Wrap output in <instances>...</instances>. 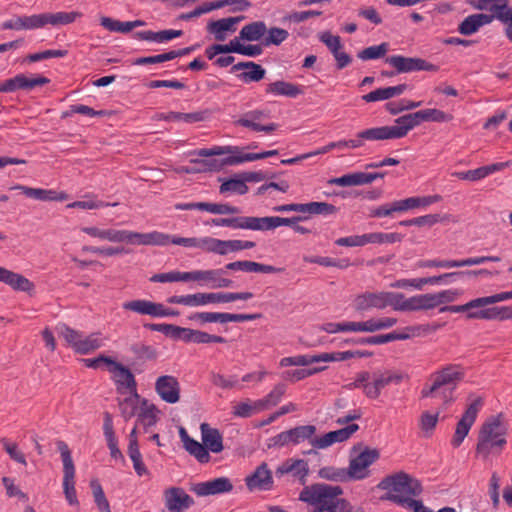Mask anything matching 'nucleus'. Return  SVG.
<instances>
[{
	"instance_id": "1",
	"label": "nucleus",
	"mask_w": 512,
	"mask_h": 512,
	"mask_svg": "<svg viewBox=\"0 0 512 512\" xmlns=\"http://www.w3.org/2000/svg\"><path fill=\"white\" fill-rule=\"evenodd\" d=\"M342 495L338 485L314 483L302 489L299 500L314 506L312 512H352V504Z\"/></svg>"
},
{
	"instance_id": "2",
	"label": "nucleus",
	"mask_w": 512,
	"mask_h": 512,
	"mask_svg": "<svg viewBox=\"0 0 512 512\" xmlns=\"http://www.w3.org/2000/svg\"><path fill=\"white\" fill-rule=\"evenodd\" d=\"M506 435L507 427L504 424L503 414L489 417L480 428L476 453L483 459H487L490 455H499L507 443Z\"/></svg>"
},
{
	"instance_id": "3",
	"label": "nucleus",
	"mask_w": 512,
	"mask_h": 512,
	"mask_svg": "<svg viewBox=\"0 0 512 512\" xmlns=\"http://www.w3.org/2000/svg\"><path fill=\"white\" fill-rule=\"evenodd\" d=\"M377 487L381 490L389 491L381 497L382 500L388 501L389 499L386 497L390 495L413 498L418 497L423 491L421 482L404 471L386 476L379 482Z\"/></svg>"
},
{
	"instance_id": "4",
	"label": "nucleus",
	"mask_w": 512,
	"mask_h": 512,
	"mask_svg": "<svg viewBox=\"0 0 512 512\" xmlns=\"http://www.w3.org/2000/svg\"><path fill=\"white\" fill-rule=\"evenodd\" d=\"M401 298L402 293L366 291L355 296L352 306L357 312H366L372 309L383 310L389 306L396 310L397 300Z\"/></svg>"
},
{
	"instance_id": "5",
	"label": "nucleus",
	"mask_w": 512,
	"mask_h": 512,
	"mask_svg": "<svg viewBox=\"0 0 512 512\" xmlns=\"http://www.w3.org/2000/svg\"><path fill=\"white\" fill-rule=\"evenodd\" d=\"M464 370L458 365H448L432 375V381L438 386L445 403L454 401L453 392L464 379Z\"/></svg>"
},
{
	"instance_id": "6",
	"label": "nucleus",
	"mask_w": 512,
	"mask_h": 512,
	"mask_svg": "<svg viewBox=\"0 0 512 512\" xmlns=\"http://www.w3.org/2000/svg\"><path fill=\"white\" fill-rule=\"evenodd\" d=\"M349 463V470L353 480H361L368 476L367 468L372 465L380 457V452L376 448H370L359 443L353 447Z\"/></svg>"
},
{
	"instance_id": "7",
	"label": "nucleus",
	"mask_w": 512,
	"mask_h": 512,
	"mask_svg": "<svg viewBox=\"0 0 512 512\" xmlns=\"http://www.w3.org/2000/svg\"><path fill=\"white\" fill-rule=\"evenodd\" d=\"M471 4L478 10H489L490 16L503 23L505 36L512 43V6L508 0H472Z\"/></svg>"
},
{
	"instance_id": "8",
	"label": "nucleus",
	"mask_w": 512,
	"mask_h": 512,
	"mask_svg": "<svg viewBox=\"0 0 512 512\" xmlns=\"http://www.w3.org/2000/svg\"><path fill=\"white\" fill-rule=\"evenodd\" d=\"M57 449L61 454L63 462V489L67 502L71 506L78 505V499L75 490V466L71 456L70 449L66 442L58 440L56 442Z\"/></svg>"
},
{
	"instance_id": "9",
	"label": "nucleus",
	"mask_w": 512,
	"mask_h": 512,
	"mask_svg": "<svg viewBox=\"0 0 512 512\" xmlns=\"http://www.w3.org/2000/svg\"><path fill=\"white\" fill-rule=\"evenodd\" d=\"M229 152L228 147L215 146L210 149H200L196 153L198 156L206 157L207 159H192L191 163L201 165V168L182 167L181 172L188 174L216 172L223 169V163L219 159L210 158L212 156H220Z\"/></svg>"
},
{
	"instance_id": "10",
	"label": "nucleus",
	"mask_w": 512,
	"mask_h": 512,
	"mask_svg": "<svg viewBox=\"0 0 512 512\" xmlns=\"http://www.w3.org/2000/svg\"><path fill=\"white\" fill-rule=\"evenodd\" d=\"M483 406V399L477 397L465 410L462 417L456 424L455 433L451 439V445L458 448L468 435L472 425L474 424L477 414Z\"/></svg>"
},
{
	"instance_id": "11",
	"label": "nucleus",
	"mask_w": 512,
	"mask_h": 512,
	"mask_svg": "<svg viewBox=\"0 0 512 512\" xmlns=\"http://www.w3.org/2000/svg\"><path fill=\"white\" fill-rule=\"evenodd\" d=\"M385 62L395 68L396 73H410L414 71L437 72L439 67L422 58L392 55L385 58Z\"/></svg>"
},
{
	"instance_id": "12",
	"label": "nucleus",
	"mask_w": 512,
	"mask_h": 512,
	"mask_svg": "<svg viewBox=\"0 0 512 512\" xmlns=\"http://www.w3.org/2000/svg\"><path fill=\"white\" fill-rule=\"evenodd\" d=\"M108 371L111 373V379L113 380L118 393L126 391L138 396L137 382L129 368L115 360L114 364Z\"/></svg>"
},
{
	"instance_id": "13",
	"label": "nucleus",
	"mask_w": 512,
	"mask_h": 512,
	"mask_svg": "<svg viewBox=\"0 0 512 512\" xmlns=\"http://www.w3.org/2000/svg\"><path fill=\"white\" fill-rule=\"evenodd\" d=\"M268 117V112L264 110H251L244 113L239 119L234 122V125L251 129L255 132L272 133L278 128L276 123H268L262 125L260 122Z\"/></svg>"
},
{
	"instance_id": "14",
	"label": "nucleus",
	"mask_w": 512,
	"mask_h": 512,
	"mask_svg": "<svg viewBox=\"0 0 512 512\" xmlns=\"http://www.w3.org/2000/svg\"><path fill=\"white\" fill-rule=\"evenodd\" d=\"M155 391L166 403L175 404L180 400V383L175 376H159L155 381Z\"/></svg>"
},
{
	"instance_id": "15",
	"label": "nucleus",
	"mask_w": 512,
	"mask_h": 512,
	"mask_svg": "<svg viewBox=\"0 0 512 512\" xmlns=\"http://www.w3.org/2000/svg\"><path fill=\"white\" fill-rule=\"evenodd\" d=\"M190 490L199 497L213 496L229 493L233 490V484L227 477H219L205 482L195 483Z\"/></svg>"
},
{
	"instance_id": "16",
	"label": "nucleus",
	"mask_w": 512,
	"mask_h": 512,
	"mask_svg": "<svg viewBox=\"0 0 512 512\" xmlns=\"http://www.w3.org/2000/svg\"><path fill=\"white\" fill-rule=\"evenodd\" d=\"M165 507L170 512H184L194 505L193 498L181 487L167 488L163 493Z\"/></svg>"
},
{
	"instance_id": "17",
	"label": "nucleus",
	"mask_w": 512,
	"mask_h": 512,
	"mask_svg": "<svg viewBox=\"0 0 512 512\" xmlns=\"http://www.w3.org/2000/svg\"><path fill=\"white\" fill-rule=\"evenodd\" d=\"M358 429L359 425L352 423L341 429L330 431L321 437H314L310 440V444L316 449H325L334 443L348 440Z\"/></svg>"
},
{
	"instance_id": "18",
	"label": "nucleus",
	"mask_w": 512,
	"mask_h": 512,
	"mask_svg": "<svg viewBox=\"0 0 512 512\" xmlns=\"http://www.w3.org/2000/svg\"><path fill=\"white\" fill-rule=\"evenodd\" d=\"M372 379L371 384L364 385V394L370 399H376L380 396L383 388L391 383H400L403 376L400 373L385 371L374 373Z\"/></svg>"
},
{
	"instance_id": "19",
	"label": "nucleus",
	"mask_w": 512,
	"mask_h": 512,
	"mask_svg": "<svg viewBox=\"0 0 512 512\" xmlns=\"http://www.w3.org/2000/svg\"><path fill=\"white\" fill-rule=\"evenodd\" d=\"M152 233H156L158 235H161L162 237L159 239L160 243H151V245L166 246L168 244H174L184 247L199 248L205 252H210L211 237H179L171 236L169 234H165L158 231H153Z\"/></svg>"
},
{
	"instance_id": "20",
	"label": "nucleus",
	"mask_w": 512,
	"mask_h": 512,
	"mask_svg": "<svg viewBox=\"0 0 512 512\" xmlns=\"http://www.w3.org/2000/svg\"><path fill=\"white\" fill-rule=\"evenodd\" d=\"M174 208L176 210H200L207 211L212 214L219 215H234L239 214L240 209L236 206L227 203H209V202H191V203H177Z\"/></svg>"
},
{
	"instance_id": "21",
	"label": "nucleus",
	"mask_w": 512,
	"mask_h": 512,
	"mask_svg": "<svg viewBox=\"0 0 512 512\" xmlns=\"http://www.w3.org/2000/svg\"><path fill=\"white\" fill-rule=\"evenodd\" d=\"M161 235L156 233H139L130 230H115L113 243H127L133 245H151L160 243Z\"/></svg>"
},
{
	"instance_id": "22",
	"label": "nucleus",
	"mask_w": 512,
	"mask_h": 512,
	"mask_svg": "<svg viewBox=\"0 0 512 512\" xmlns=\"http://www.w3.org/2000/svg\"><path fill=\"white\" fill-rule=\"evenodd\" d=\"M414 128L412 116L409 113L398 117L393 126H380L381 130L378 131V136H384L385 140L400 139L405 137Z\"/></svg>"
},
{
	"instance_id": "23",
	"label": "nucleus",
	"mask_w": 512,
	"mask_h": 512,
	"mask_svg": "<svg viewBox=\"0 0 512 512\" xmlns=\"http://www.w3.org/2000/svg\"><path fill=\"white\" fill-rule=\"evenodd\" d=\"M434 300L432 293L415 295L410 298H402L397 300L396 311H418L434 309Z\"/></svg>"
},
{
	"instance_id": "24",
	"label": "nucleus",
	"mask_w": 512,
	"mask_h": 512,
	"mask_svg": "<svg viewBox=\"0 0 512 512\" xmlns=\"http://www.w3.org/2000/svg\"><path fill=\"white\" fill-rule=\"evenodd\" d=\"M288 473H292L293 476L299 480L301 485H305L309 474L308 463L302 459L287 460L275 471L277 477Z\"/></svg>"
},
{
	"instance_id": "25",
	"label": "nucleus",
	"mask_w": 512,
	"mask_h": 512,
	"mask_svg": "<svg viewBox=\"0 0 512 512\" xmlns=\"http://www.w3.org/2000/svg\"><path fill=\"white\" fill-rule=\"evenodd\" d=\"M226 269L232 271L256 272V273H282L285 271L283 267H275L268 264H262L254 261L243 260L228 263Z\"/></svg>"
},
{
	"instance_id": "26",
	"label": "nucleus",
	"mask_w": 512,
	"mask_h": 512,
	"mask_svg": "<svg viewBox=\"0 0 512 512\" xmlns=\"http://www.w3.org/2000/svg\"><path fill=\"white\" fill-rule=\"evenodd\" d=\"M273 479L271 471L266 463L259 465L253 474L246 478V485L250 490L255 488L268 490L272 487Z\"/></svg>"
},
{
	"instance_id": "27",
	"label": "nucleus",
	"mask_w": 512,
	"mask_h": 512,
	"mask_svg": "<svg viewBox=\"0 0 512 512\" xmlns=\"http://www.w3.org/2000/svg\"><path fill=\"white\" fill-rule=\"evenodd\" d=\"M179 434L185 450L190 455L194 456L200 463H207L210 461V454L206 450L203 442L200 443L191 438L184 428H180Z\"/></svg>"
},
{
	"instance_id": "28",
	"label": "nucleus",
	"mask_w": 512,
	"mask_h": 512,
	"mask_svg": "<svg viewBox=\"0 0 512 512\" xmlns=\"http://www.w3.org/2000/svg\"><path fill=\"white\" fill-rule=\"evenodd\" d=\"M245 19V16L222 18L217 21H212L208 24V31L214 34L217 41H224L226 39L225 32H234L235 25Z\"/></svg>"
},
{
	"instance_id": "29",
	"label": "nucleus",
	"mask_w": 512,
	"mask_h": 512,
	"mask_svg": "<svg viewBox=\"0 0 512 512\" xmlns=\"http://www.w3.org/2000/svg\"><path fill=\"white\" fill-rule=\"evenodd\" d=\"M494 16L484 13L472 14L467 16L458 26L460 34L469 36L476 33L482 26L490 24Z\"/></svg>"
},
{
	"instance_id": "30",
	"label": "nucleus",
	"mask_w": 512,
	"mask_h": 512,
	"mask_svg": "<svg viewBox=\"0 0 512 512\" xmlns=\"http://www.w3.org/2000/svg\"><path fill=\"white\" fill-rule=\"evenodd\" d=\"M202 442L206 450L213 453H220L223 450V437L220 431L216 428L210 427L207 423H202L200 426Z\"/></svg>"
},
{
	"instance_id": "31",
	"label": "nucleus",
	"mask_w": 512,
	"mask_h": 512,
	"mask_svg": "<svg viewBox=\"0 0 512 512\" xmlns=\"http://www.w3.org/2000/svg\"><path fill=\"white\" fill-rule=\"evenodd\" d=\"M41 16V26L42 28L47 25H51L52 27H59L73 23L77 18H80L82 14L77 11L71 12H46L40 13Z\"/></svg>"
},
{
	"instance_id": "32",
	"label": "nucleus",
	"mask_w": 512,
	"mask_h": 512,
	"mask_svg": "<svg viewBox=\"0 0 512 512\" xmlns=\"http://www.w3.org/2000/svg\"><path fill=\"white\" fill-rule=\"evenodd\" d=\"M208 116V111H197L192 113L169 112L156 113L153 119L156 121H184L186 123H196L204 121Z\"/></svg>"
},
{
	"instance_id": "33",
	"label": "nucleus",
	"mask_w": 512,
	"mask_h": 512,
	"mask_svg": "<svg viewBox=\"0 0 512 512\" xmlns=\"http://www.w3.org/2000/svg\"><path fill=\"white\" fill-rule=\"evenodd\" d=\"M10 92H14L16 90H32L35 87L43 86L48 84L50 80L44 76H37L34 78H28L24 74H18L13 78L7 79Z\"/></svg>"
},
{
	"instance_id": "34",
	"label": "nucleus",
	"mask_w": 512,
	"mask_h": 512,
	"mask_svg": "<svg viewBox=\"0 0 512 512\" xmlns=\"http://www.w3.org/2000/svg\"><path fill=\"white\" fill-rule=\"evenodd\" d=\"M265 92L267 94L275 96H285L290 98H296L303 93L302 88L299 85L278 80L266 85Z\"/></svg>"
},
{
	"instance_id": "35",
	"label": "nucleus",
	"mask_w": 512,
	"mask_h": 512,
	"mask_svg": "<svg viewBox=\"0 0 512 512\" xmlns=\"http://www.w3.org/2000/svg\"><path fill=\"white\" fill-rule=\"evenodd\" d=\"M0 282L5 283L16 291L30 293L34 290V284L21 274L4 269Z\"/></svg>"
},
{
	"instance_id": "36",
	"label": "nucleus",
	"mask_w": 512,
	"mask_h": 512,
	"mask_svg": "<svg viewBox=\"0 0 512 512\" xmlns=\"http://www.w3.org/2000/svg\"><path fill=\"white\" fill-rule=\"evenodd\" d=\"M406 89H407L406 84H399L397 86L378 88L374 91H371V92L365 94L362 97V99L367 103L388 100L390 98H393L395 96H399V95L403 94Z\"/></svg>"
},
{
	"instance_id": "37",
	"label": "nucleus",
	"mask_w": 512,
	"mask_h": 512,
	"mask_svg": "<svg viewBox=\"0 0 512 512\" xmlns=\"http://www.w3.org/2000/svg\"><path fill=\"white\" fill-rule=\"evenodd\" d=\"M410 338V334L408 333H399L396 331H393L388 334L383 335H375V336H369V337H363L359 339H352L347 340L349 343L354 344H361V345H381L388 342L396 341V340H406Z\"/></svg>"
},
{
	"instance_id": "38",
	"label": "nucleus",
	"mask_w": 512,
	"mask_h": 512,
	"mask_svg": "<svg viewBox=\"0 0 512 512\" xmlns=\"http://www.w3.org/2000/svg\"><path fill=\"white\" fill-rule=\"evenodd\" d=\"M158 305L159 303L157 302H152L145 299H137L124 302L122 304V308L124 310L132 311L140 315L157 317Z\"/></svg>"
},
{
	"instance_id": "39",
	"label": "nucleus",
	"mask_w": 512,
	"mask_h": 512,
	"mask_svg": "<svg viewBox=\"0 0 512 512\" xmlns=\"http://www.w3.org/2000/svg\"><path fill=\"white\" fill-rule=\"evenodd\" d=\"M371 178L368 173L355 172L345 174L341 177L332 178L328 181L329 184L338 185L342 187L359 186L371 183Z\"/></svg>"
},
{
	"instance_id": "40",
	"label": "nucleus",
	"mask_w": 512,
	"mask_h": 512,
	"mask_svg": "<svg viewBox=\"0 0 512 512\" xmlns=\"http://www.w3.org/2000/svg\"><path fill=\"white\" fill-rule=\"evenodd\" d=\"M183 35L182 30H162L158 32H154L151 30L139 31L136 33V37L145 41H153L157 43H163L170 41L174 38L180 37Z\"/></svg>"
},
{
	"instance_id": "41",
	"label": "nucleus",
	"mask_w": 512,
	"mask_h": 512,
	"mask_svg": "<svg viewBox=\"0 0 512 512\" xmlns=\"http://www.w3.org/2000/svg\"><path fill=\"white\" fill-rule=\"evenodd\" d=\"M452 215L450 214H444V215H441V214H428V215H424V216H420V217H416V218H413V219H409V220H403L401 221L399 224L401 226H412V225H415V226H433L437 223H440V222H449V221H453L452 219Z\"/></svg>"
},
{
	"instance_id": "42",
	"label": "nucleus",
	"mask_w": 512,
	"mask_h": 512,
	"mask_svg": "<svg viewBox=\"0 0 512 512\" xmlns=\"http://www.w3.org/2000/svg\"><path fill=\"white\" fill-rule=\"evenodd\" d=\"M170 304H180L189 307L204 306L208 304L207 293H195L188 295H173L167 299Z\"/></svg>"
},
{
	"instance_id": "43",
	"label": "nucleus",
	"mask_w": 512,
	"mask_h": 512,
	"mask_svg": "<svg viewBox=\"0 0 512 512\" xmlns=\"http://www.w3.org/2000/svg\"><path fill=\"white\" fill-rule=\"evenodd\" d=\"M267 31L265 22L255 21L245 25L239 33V38L245 41H258Z\"/></svg>"
},
{
	"instance_id": "44",
	"label": "nucleus",
	"mask_w": 512,
	"mask_h": 512,
	"mask_svg": "<svg viewBox=\"0 0 512 512\" xmlns=\"http://www.w3.org/2000/svg\"><path fill=\"white\" fill-rule=\"evenodd\" d=\"M379 127H372L365 130H362L357 133L354 139L347 140L348 149H357L364 145V141H381L385 140L384 136H377L378 131H380Z\"/></svg>"
},
{
	"instance_id": "45",
	"label": "nucleus",
	"mask_w": 512,
	"mask_h": 512,
	"mask_svg": "<svg viewBox=\"0 0 512 512\" xmlns=\"http://www.w3.org/2000/svg\"><path fill=\"white\" fill-rule=\"evenodd\" d=\"M242 250L241 240H220L211 237L210 253L227 255Z\"/></svg>"
},
{
	"instance_id": "46",
	"label": "nucleus",
	"mask_w": 512,
	"mask_h": 512,
	"mask_svg": "<svg viewBox=\"0 0 512 512\" xmlns=\"http://www.w3.org/2000/svg\"><path fill=\"white\" fill-rule=\"evenodd\" d=\"M320 478L335 481V482H346L353 480L349 468H337L332 466L323 467L318 471Z\"/></svg>"
},
{
	"instance_id": "47",
	"label": "nucleus",
	"mask_w": 512,
	"mask_h": 512,
	"mask_svg": "<svg viewBox=\"0 0 512 512\" xmlns=\"http://www.w3.org/2000/svg\"><path fill=\"white\" fill-rule=\"evenodd\" d=\"M135 359L140 362L154 361L158 357V351L151 345L144 343H135L130 347Z\"/></svg>"
},
{
	"instance_id": "48",
	"label": "nucleus",
	"mask_w": 512,
	"mask_h": 512,
	"mask_svg": "<svg viewBox=\"0 0 512 512\" xmlns=\"http://www.w3.org/2000/svg\"><path fill=\"white\" fill-rule=\"evenodd\" d=\"M105 339L100 333H92L81 340L77 353L86 355L104 345Z\"/></svg>"
},
{
	"instance_id": "49",
	"label": "nucleus",
	"mask_w": 512,
	"mask_h": 512,
	"mask_svg": "<svg viewBox=\"0 0 512 512\" xmlns=\"http://www.w3.org/2000/svg\"><path fill=\"white\" fill-rule=\"evenodd\" d=\"M201 273L206 274V276L201 278L200 281L212 282V288H228L233 284L232 280L221 277L224 273L222 269L201 270Z\"/></svg>"
},
{
	"instance_id": "50",
	"label": "nucleus",
	"mask_w": 512,
	"mask_h": 512,
	"mask_svg": "<svg viewBox=\"0 0 512 512\" xmlns=\"http://www.w3.org/2000/svg\"><path fill=\"white\" fill-rule=\"evenodd\" d=\"M292 444L297 445L305 440L313 439L316 433V426L302 425L289 429Z\"/></svg>"
},
{
	"instance_id": "51",
	"label": "nucleus",
	"mask_w": 512,
	"mask_h": 512,
	"mask_svg": "<svg viewBox=\"0 0 512 512\" xmlns=\"http://www.w3.org/2000/svg\"><path fill=\"white\" fill-rule=\"evenodd\" d=\"M389 51V43L383 42L380 45L369 46L359 51L357 57L363 61L375 60L384 57Z\"/></svg>"
},
{
	"instance_id": "52",
	"label": "nucleus",
	"mask_w": 512,
	"mask_h": 512,
	"mask_svg": "<svg viewBox=\"0 0 512 512\" xmlns=\"http://www.w3.org/2000/svg\"><path fill=\"white\" fill-rule=\"evenodd\" d=\"M140 396L130 394V396L119 400L118 405L121 412V416L127 421L134 417L138 410V402Z\"/></svg>"
},
{
	"instance_id": "53",
	"label": "nucleus",
	"mask_w": 512,
	"mask_h": 512,
	"mask_svg": "<svg viewBox=\"0 0 512 512\" xmlns=\"http://www.w3.org/2000/svg\"><path fill=\"white\" fill-rule=\"evenodd\" d=\"M389 501L398 504L401 507L409 508L414 512H431L423 503L419 500H415L410 497H404L400 495H390L387 497Z\"/></svg>"
},
{
	"instance_id": "54",
	"label": "nucleus",
	"mask_w": 512,
	"mask_h": 512,
	"mask_svg": "<svg viewBox=\"0 0 512 512\" xmlns=\"http://www.w3.org/2000/svg\"><path fill=\"white\" fill-rule=\"evenodd\" d=\"M286 391V386L282 383H279L274 386L271 392L264 397L263 399L258 400V407H261L262 410L265 409L268 405L275 406L277 405L282 396Z\"/></svg>"
},
{
	"instance_id": "55",
	"label": "nucleus",
	"mask_w": 512,
	"mask_h": 512,
	"mask_svg": "<svg viewBox=\"0 0 512 512\" xmlns=\"http://www.w3.org/2000/svg\"><path fill=\"white\" fill-rule=\"evenodd\" d=\"M188 319L199 325H204L206 323L224 324L222 312H196L191 314Z\"/></svg>"
},
{
	"instance_id": "56",
	"label": "nucleus",
	"mask_w": 512,
	"mask_h": 512,
	"mask_svg": "<svg viewBox=\"0 0 512 512\" xmlns=\"http://www.w3.org/2000/svg\"><path fill=\"white\" fill-rule=\"evenodd\" d=\"M265 74L266 70L260 64L254 62L249 69L241 72L238 77L245 83L259 82L265 77Z\"/></svg>"
},
{
	"instance_id": "57",
	"label": "nucleus",
	"mask_w": 512,
	"mask_h": 512,
	"mask_svg": "<svg viewBox=\"0 0 512 512\" xmlns=\"http://www.w3.org/2000/svg\"><path fill=\"white\" fill-rule=\"evenodd\" d=\"M266 33L267 36L263 40L264 46H278L289 37L288 31L279 27H271L270 29H267Z\"/></svg>"
},
{
	"instance_id": "58",
	"label": "nucleus",
	"mask_w": 512,
	"mask_h": 512,
	"mask_svg": "<svg viewBox=\"0 0 512 512\" xmlns=\"http://www.w3.org/2000/svg\"><path fill=\"white\" fill-rule=\"evenodd\" d=\"M335 244L343 247H362L370 244V233L338 238Z\"/></svg>"
},
{
	"instance_id": "59",
	"label": "nucleus",
	"mask_w": 512,
	"mask_h": 512,
	"mask_svg": "<svg viewBox=\"0 0 512 512\" xmlns=\"http://www.w3.org/2000/svg\"><path fill=\"white\" fill-rule=\"evenodd\" d=\"M475 312H469L466 317L467 319H481V320H500V307H490V308H477Z\"/></svg>"
},
{
	"instance_id": "60",
	"label": "nucleus",
	"mask_w": 512,
	"mask_h": 512,
	"mask_svg": "<svg viewBox=\"0 0 512 512\" xmlns=\"http://www.w3.org/2000/svg\"><path fill=\"white\" fill-rule=\"evenodd\" d=\"M18 31L41 29L40 14L17 16Z\"/></svg>"
},
{
	"instance_id": "61",
	"label": "nucleus",
	"mask_w": 512,
	"mask_h": 512,
	"mask_svg": "<svg viewBox=\"0 0 512 512\" xmlns=\"http://www.w3.org/2000/svg\"><path fill=\"white\" fill-rule=\"evenodd\" d=\"M337 207L326 202L306 203V213L312 215H331L337 212Z\"/></svg>"
},
{
	"instance_id": "62",
	"label": "nucleus",
	"mask_w": 512,
	"mask_h": 512,
	"mask_svg": "<svg viewBox=\"0 0 512 512\" xmlns=\"http://www.w3.org/2000/svg\"><path fill=\"white\" fill-rule=\"evenodd\" d=\"M248 190L249 188L243 180V177L241 179H229L220 186V193L235 192L239 195H244Z\"/></svg>"
},
{
	"instance_id": "63",
	"label": "nucleus",
	"mask_w": 512,
	"mask_h": 512,
	"mask_svg": "<svg viewBox=\"0 0 512 512\" xmlns=\"http://www.w3.org/2000/svg\"><path fill=\"white\" fill-rule=\"evenodd\" d=\"M276 228V217H254L251 216L250 230L269 231Z\"/></svg>"
},
{
	"instance_id": "64",
	"label": "nucleus",
	"mask_w": 512,
	"mask_h": 512,
	"mask_svg": "<svg viewBox=\"0 0 512 512\" xmlns=\"http://www.w3.org/2000/svg\"><path fill=\"white\" fill-rule=\"evenodd\" d=\"M262 408L258 407V400L250 402H240L233 407V415L241 418L251 417L254 413L261 411Z\"/></svg>"
}]
</instances>
